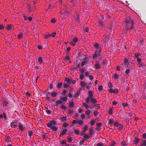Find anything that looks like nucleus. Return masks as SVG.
<instances>
[{"instance_id": "62", "label": "nucleus", "mask_w": 146, "mask_h": 146, "mask_svg": "<svg viewBox=\"0 0 146 146\" xmlns=\"http://www.w3.org/2000/svg\"><path fill=\"white\" fill-rule=\"evenodd\" d=\"M89 72H85V74L86 75V77H88L89 76Z\"/></svg>"}, {"instance_id": "64", "label": "nucleus", "mask_w": 146, "mask_h": 146, "mask_svg": "<svg viewBox=\"0 0 146 146\" xmlns=\"http://www.w3.org/2000/svg\"><path fill=\"white\" fill-rule=\"evenodd\" d=\"M104 144L103 143H99L97 144V146H103Z\"/></svg>"}, {"instance_id": "28", "label": "nucleus", "mask_w": 146, "mask_h": 146, "mask_svg": "<svg viewBox=\"0 0 146 146\" xmlns=\"http://www.w3.org/2000/svg\"><path fill=\"white\" fill-rule=\"evenodd\" d=\"M114 122L113 120L112 119H109L108 120V123L109 124H113Z\"/></svg>"}, {"instance_id": "39", "label": "nucleus", "mask_w": 146, "mask_h": 146, "mask_svg": "<svg viewBox=\"0 0 146 146\" xmlns=\"http://www.w3.org/2000/svg\"><path fill=\"white\" fill-rule=\"evenodd\" d=\"M94 107L97 109H99L100 108V106L99 104H95L94 106Z\"/></svg>"}, {"instance_id": "7", "label": "nucleus", "mask_w": 146, "mask_h": 146, "mask_svg": "<svg viewBox=\"0 0 146 146\" xmlns=\"http://www.w3.org/2000/svg\"><path fill=\"white\" fill-rule=\"evenodd\" d=\"M109 91L110 93H117L118 92V91L117 89H115V90H113L112 89H111L109 90Z\"/></svg>"}, {"instance_id": "50", "label": "nucleus", "mask_w": 146, "mask_h": 146, "mask_svg": "<svg viewBox=\"0 0 146 146\" xmlns=\"http://www.w3.org/2000/svg\"><path fill=\"white\" fill-rule=\"evenodd\" d=\"M98 89L99 91H101L103 90V86H98Z\"/></svg>"}, {"instance_id": "41", "label": "nucleus", "mask_w": 146, "mask_h": 146, "mask_svg": "<svg viewBox=\"0 0 146 146\" xmlns=\"http://www.w3.org/2000/svg\"><path fill=\"white\" fill-rule=\"evenodd\" d=\"M84 78V74H81L80 76V79L81 80H83Z\"/></svg>"}, {"instance_id": "42", "label": "nucleus", "mask_w": 146, "mask_h": 146, "mask_svg": "<svg viewBox=\"0 0 146 146\" xmlns=\"http://www.w3.org/2000/svg\"><path fill=\"white\" fill-rule=\"evenodd\" d=\"M90 112L91 111L90 110H88L87 111L85 112V114L87 115H89Z\"/></svg>"}, {"instance_id": "47", "label": "nucleus", "mask_w": 146, "mask_h": 146, "mask_svg": "<svg viewBox=\"0 0 146 146\" xmlns=\"http://www.w3.org/2000/svg\"><path fill=\"white\" fill-rule=\"evenodd\" d=\"M70 44L72 46H74L75 45V42L72 40L70 42Z\"/></svg>"}, {"instance_id": "57", "label": "nucleus", "mask_w": 146, "mask_h": 146, "mask_svg": "<svg viewBox=\"0 0 146 146\" xmlns=\"http://www.w3.org/2000/svg\"><path fill=\"white\" fill-rule=\"evenodd\" d=\"M142 144L144 146H146V140H143Z\"/></svg>"}, {"instance_id": "11", "label": "nucleus", "mask_w": 146, "mask_h": 146, "mask_svg": "<svg viewBox=\"0 0 146 146\" xmlns=\"http://www.w3.org/2000/svg\"><path fill=\"white\" fill-rule=\"evenodd\" d=\"M95 68L96 69H100V64L98 63H96L95 66Z\"/></svg>"}, {"instance_id": "23", "label": "nucleus", "mask_w": 146, "mask_h": 146, "mask_svg": "<svg viewBox=\"0 0 146 146\" xmlns=\"http://www.w3.org/2000/svg\"><path fill=\"white\" fill-rule=\"evenodd\" d=\"M79 64H78L77 66H76V68H74L73 67H71L70 68V69L72 70H76L79 67Z\"/></svg>"}, {"instance_id": "51", "label": "nucleus", "mask_w": 146, "mask_h": 146, "mask_svg": "<svg viewBox=\"0 0 146 146\" xmlns=\"http://www.w3.org/2000/svg\"><path fill=\"white\" fill-rule=\"evenodd\" d=\"M60 107L61 108L64 110H65L66 109V107L63 105H61L60 106Z\"/></svg>"}, {"instance_id": "6", "label": "nucleus", "mask_w": 146, "mask_h": 146, "mask_svg": "<svg viewBox=\"0 0 146 146\" xmlns=\"http://www.w3.org/2000/svg\"><path fill=\"white\" fill-rule=\"evenodd\" d=\"M18 124H19L18 126H19V129L21 131H23L24 129V128L23 127V125H22V124L21 123H18Z\"/></svg>"}, {"instance_id": "27", "label": "nucleus", "mask_w": 146, "mask_h": 146, "mask_svg": "<svg viewBox=\"0 0 146 146\" xmlns=\"http://www.w3.org/2000/svg\"><path fill=\"white\" fill-rule=\"evenodd\" d=\"M119 75L117 74H115L113 76V78L114 79H115L119 77Z\"/></svg>"}, {"instance_id": "1", "label": "nucleus", "mask_w": 146, "mask_h": 146, "mask_svg": "<svg viewBox=\"0 0 146 146\" xmlns=\"http://www.w3.org/2000/svg\"><path fill=\"white\" fill-rule=\"evenodd\" d=\"M125 22L126 23L127 29L128 30L131 29L133 28V22L132 19L130 18L127 19L125 21Z\"/></svg>"}, {"instance_id": "63", "label": "nucleus", "mask_w": 146, "mask_h": 146, "mask_svg": "<svg viewBox=\"0 0 146 146\" xmlns=\"http://www.w3.org/2000/svg\"><path fill=\"white\" fill-rule=\"evenodd\" d=\"M125 72L127 74H129V73H130V70L129 69H127L125 71Z\"/></svg>"}, {"instance_id": "53", "label": "nucleus", "mask_w": 146, "mask_h": 146, "mask_svg": "<svg viewBox=\"0 0 146 146\" xmlns=\"http://www.w3.org/2000/svg\"><path fill=\"white\" fill-rule=\"evenodd\" d=\"M56 33L55 32H54L52 33L51 35H50V36H52V37H55V35H56Z\"/></svg>"}, {"instance_id": "44", "label": "nucleus", "mask_w": 146, "mask_h": 146, "mask_svg": "<svg viewBox=\"0 0 146 146\" xmlns=\"http://www.w3.org/2000/svg\"><path fill=\"white\" fill-rule=\"evenodd\" d=\"M108 36H106L105 38H104L103 39V40L105 42H106L108 40Z\"/></svg>"}, {"instance_id": "60", "label": "nucleus", "mask_w": 146, "mask_h": 146, "mask_svg": "<svg viewBox=\"0 0 146 146\" xmlns=\"http://www.w3.org/2000/svg\"><path fill=\"white\" fill-rule=\"evenodd\" d=\"M94 114L95 116H96L98 114V113L97 111L96 110L94 112Z\"/></svg>"}, {"instance_id": "46", "label": "nucleus", "mask_w": 146, "mask_h": 146, "mask_svg": "<svg viewBox=\"0 0 146 146\" xmlns=\"http://www.w3.org/2000/svg\"><path fill=\"white\" fill-rule=\"evenodd\" d=\"M78 123L79 125H82L83 124V122L81 120H78Z\"/></svg>"}, {"instance_id": "56", "label": "nucleus", "mask_w": 146, "mask_h": 146, "mask_svg": "<svg viewBox=\"0 0 146 146\" xmlns=\"http://www.w3.org/2000/svg\"><path fill=\"white\" fill-rule=\"evenodd\" d=\"M33 132L32 131H29L28 132V135L29 136H32V134H33Z\"/></svg>"}, {"instance_id": "8", "label": "nucleus", "mask_w": 146, "mask_h": 146, "mask_svg": "<svg viewBox=\"0 0 146 146\" xmlns=\"http://www.w3.org/2000/svg\"><path fill=\"white\" fill-rule=\"evenodd\" d=\"M17 122H12L10 124L12 128H16L17 127V125L16 124H15V123H16Z\"/></svg>"}, {"instance_id": "20", "label": "nucleus", "mask_w": 146, "mask_h": 146, "mask_svg": "<svg viewBox=\"0 0 146 146\" xmlns=\"http://www.w3.org/2000/svg\"><path fill=\"white\" fill-rule=\"evenodd\" d=\"M67 140L68 142L69 143L71 142V141H72L73 140L72 138L70 136H68L67 137Z\"/></svg>"}, {"instance_id": "4", "label": "nucleus", "mask_w": 146, "mask_h": 146, "mask_svg": "<svg viewBox=\"0 0 146 146\" xmlns=\"http://www.w3.org/2000/svg\"><path fill=\"white\" fill-rule=\"evenodd\" d=\"M56 123L54 120L51 121L50 123L47 124V126L48 128H50L53 126V125H55L56 124Z\"/></svg>"}, {"instance_id": "3", "label": "nucleus", "mask_w": 146, "mask_h": 146, "mask_svg": "<svg viewBox=\"0 0 146 146\" xmlns=\"http://www.w3.org/2000/svg\"><path fill=\"white\" fill-rule=\"evenodd\" d=\"M140 56V55L139 54L135 53V60H136L138 63L140 62L141 61V58L139 57Z\"/></svg>"}, {"instance_id": "40", "label": "nucleus", "mask_w": 146, "mask_h": 146, "mask_svg": "<svg viewBox=\"0 0 146 146\" xmlns=\"http://www.w3.org/2000/svg\"><path fill=\"white\" fill-rule=\"evenodd\" d=\"M97 52H96L93 55V58L94 59H96L98 56L97 55Z\"/></svg>"}, {"instance_id": "61", "label": "nucleus", "mask_w": 146, "mask_h": 146, "mask_svg": "<svg viewBox=\"0 0 146 146\" xmlns=\"http://www.w3.org/2000/svg\"><path fill=\"white\" fill-rule=\"evenodd\" d=\"M74 133L77 135H78L79 133V131L78 130H75L74 131Z\"/></svg>"}, {"instance_id": "54", "label": "nucleus", "mask_w": 146, "mask_h": 146, "mask_svg": "<svg viewBox=\"0 0 146 146\" xmlns=\"http://www.w3.org/2000/svg\"><path fill=\"white\" fill-rule=\"evenodd\" d=\"M84 137L85 139H87L89 137L88 135L85 134L84 135Z\"/></svg>"}, {"instance_id": "17", "label": "nucleus", "mask_w": 146, "mask_h": 146, "mask_svg": "<svg viewBox=\"0 0 146 146\" xmlns=\"http://www.w3.org/2000/svg\"><path fill=\"white\" fill-rule=\"evenodd\" d=\"M90 102H92V103L94 104L96 103L97 102L96 100L95 99H93V98H90Z\"/></svg>"}, {"instance_id": "48", "label": "nucleus", "mask_w": 146, "mask_h": 146, "mask_svg": "<svg viewBox=\"0 0 146 146\" xmlns=\"http://www.w3.org/2000/svg\"><path fill=\"white\" fill-rule=\"evenodd\" d=\"M60 99L61 100H62V101H65L67 100V97H63L62 98H61Z\"/></svg>"}, {"instance_id": "35", "label": "nucleus", "mask_w": 146, "mask_h": 146, "mask_svg": "<svg viewBox=\"0 0 146 146\" xmlns=\"http://www.w3.org/2000/svg\"><path fill=\"white\" fill-rule=\"evenodd\" d=\"M96 52H97V55L98 56H99L101 54V50H97Z\"/></svg>"}, {"instance_id": "30", "label": "nucleus", "mask_w": 146, "mask_h": 146, "mask_svg": "<svg viewBox=\"0 0 146 146\" xmlns=\"http://www.w3.org/2000/svg\"><path fill=\"white\" fill-rule=\"evenodd\" d=\"M118 128V129L119 131L121 130L123 128V126L121 124H119L118 126L117 127Z\"/></svg>"}, {"instance_id": "19", "label": "nucleus", "mask_w": 146, "mask_h": 146, "mask_svg": "<svg viewBox=\"0 0 146 146\" xmlns=\"http://www.w3.org/2000/svg\"><path fill=\"white\" fill-rule=\"evenodd\" d=\"M2 101L3 102V105L4 106H6L8 104V102L7 100L3 99L2 100Z\"/></svg>"}, {"instance_id": "10", "label": "nucleus", "mask_w": 146, "mask_h": 146, "mask_svg": "<svg viewBox=\"0 0 146 146\" xmlns=\"http://www.w3.org/2000/svg\"><path fill=\"white\" fill-rule=\"evenodd\" d=\"M83 105L84 107L86 109H87L89 108H93V107H90L88 106L87 104L86 103H83Z\"/></svg>"}, {"instance_id": "38", "label": "nucleus", "mask_w": 146, "mask_h": 146, "mask_svg": "<svg viewBox=\"0 0 146 146\" xmlns=\"http://www.w3.org/2000/svg\"><path fill=\"white\" fill-rule=\"evenodd\" d=\"M6 141H7L10 142L11 141V140L10 137L9 136H7L6 137Z\"/></svg>"}, {"instance_id": "26", "label": "nucleus", "mask_w": 146, "mask_h": 146, "mask_svg": "<svg viewBox=\"0 0 146 146\" xmlns=\"http://www.w3.org/2000/svg\"><path fill=\"white\" fill-rule=\"evenodd\" d=\"M12 25L11 24L8 25L7 27V29L8 30L10 31L12 29Z\"/></svg>"}, {"instance_id": "25", "label": "nucleus", "mask_w": 146, "mask_h": 146, "mask_svg": "<svg viewBox=\"0 0 146 146\" xmlns=\"http://www.w3.org/2000/svg\"><path fill=\"white\" fill-rule=\"evenodd\" d=\"M113 108H110L109 110L108 111V113L110 115H112V111Z\"/></svg>"}, {"instance_id": "15", "label": "nucleus", "mask_w": 146, "mask_h": 146, "mask_svg": "<svg viewBox=\"0 0 146 146\" xmlns=\"http://www.w3.org/2000/svg\"><path fill=\"white\" fill-rule=\"evenodd\" d=\"M49 128L55 131L58 130V128L56 126H52V127Z\"/></svg>"}, {"instance_id": "16", "label": "nucleus", "mask_w": 146, "mask_h": 146, "mask_svg": "<svg viewBox=\"0 0 146 146\" xmlns=\"http://www.w3.org/2000/svg\"><path fill=\"white\" fill-rule=\"evenodd\" d=\"M65 7V9H64V11H60V13L61 14H62L63 13H66L67 14H68L69 13V12L67 10H66V7Z\"/></svg>"}, {"instance_id": "21", "label": "nucleus", "mask_w": 146, "mask_h": 146, "mask_svg": "<svg viewBox=\"0 0 146 146\" xmlns=\"http://www.w3.org/2000/svg\"><path fill=\"white\" fill-rule=\"evenodd\" d=\"M87 84L85 83L84 82H80V85L81 87L83 88V87L86 86Z\"/></svg>"}, {"instance_id": "55", "label": "nucleus", "mask_w": 146, "mask_h": 146, "mask_svg": "<svg viewBox=\"0 0 146 146\" xmlns=\"http://www.w3.org/2000/svg\"><path fill=\"white\" fill-rule=\"evenodd\" d=\"M68 123L66 122L64 123V124H63V126L65 127H66L68 126Z\"/></svg>"}, {"instance_id": "49", "label": "nucleus", "mask_w": 146, "mask_h": 146, "mask_svg": "<svg viewBox=\"0 0 146 146\" xmlns=\"http://www.w3.org/2000/svg\"><path fill=\"white\" fill-rule=\"evenodd\" d=\"M22 36V34L21 33H20L18 35V39H20Z\"/></svg>"}, {"instance_id": "2", "label": "nucleus", "mask_w": 146, "mask_h": 146, "mask_svg": "<svg viewBox=\"0 0 146 146\" xmlns=\"http://www.w3.org/2000/svg\"><path fill=\"white\" fill-rule=\"evenodd\" d=\"M88 97L86 99V102L88 103L90 102V100L91 98H93V93L92 91L88 92Z\"/></svg>"}, {"instance_id": "33", "label": "nucleus", "mask_w": 146, "mask_h": 146, "mask_svg": "<svg viewBox=\"0 0 146 146\" xmlns=\"http://www.w3.org/2000/svg\"><path fill=\"white\" fill-rule=\"evenodd\" d=\"M119 124L117 121L114 122L113 123V125L116 127H117Z\"/></svg>"}, {"instance_id": "9", "label": "nucleus", "mask_w": 146, "mask_h": 146, "mask_svg": "<svg viewBox=\"0 0 146 146\" xmlns=\"http://www.w3.org/2000/svg\"><path fill=\"white\" fill-rule=\"evenodd\" d=\"M94 46L97 48V50H100L101 46L98 43L94 44Z\"/></svg>"}, {"instance_id": "34", "label": "nucleus", "mask_w": 146, "mask_h": 146, "mask_svg": "<svg viewBox=\"0 0 146 146\" xmlns=\"http://www.w3.org/2000/svg\"><path fill=\"white\" fill-rule=\"evenodd\" d=\"M65 81L67 82L70 83L71 82V80L68 78H66Z\"/></svg>"}, {"instance_id": "5", "label": "nucleus", "mask_w": 146, "mask_h": 146, "mask_svg": "<svg viewBox=\"0 0 146 146\" xmlns=\"http://www.w3.org/2000/svg\"><path fill=\"white\" fill-rule=\"evenodd\" d=\"M67 129H65L63 130V131L60 133V137H61L64 135L65 134L67 131Z\"/></svg>"}, {"instance_id": "18", "label": "nucleus", "mask_w": 146, "mask_h": 146, "mask_svg": "<svg viewBox=\"0 0 146 146\" xmlns=\"http://www.w3.org/2000/svg\"><path fill=\"white\" fill-rule=\"evenodd\" d=\"M87 61L86 59L82 61L81 64V66H83L85 65V64L87 63Z\"/></svg>"}, {"instance_id": "45", "label": "nucleus", "mask_w": 146, "mask_h": 146, "mask_svg": "<svg viewBox=\"0 0 146 146\" xmlns=\"http://www.w3.org/2000/svg\"><path fill=\"white\" fill-rule=\"evenodd\" d=\"M88 126L87 125H85L84 128V130H83V133H84V132L86 131L88 129Z\"/></svg>"}, {"instance_id": "58", "label": "nucleus", "mask_w": 146, "mask_h": 146, "mask_svg": "<svg viewBox=\"0 0 146 146\" xmlns=\"http://www.w3.org/2000/svg\"><path fill=\"white\" fill-rule=\"evenodd\" d=\"M73 41H74L75 43L78 41V39L76 37H74L73 40Z\"/></svg>"}, {"instance_id": "43", "label": "nucleus", "mask_w": 146, "mask_h": 146, "mask_svg": "<svg viewBox=\"0 0 146 146\" xmlns=\"http://www.w3.org/2000/svg\"><path fill=\"white\" fill-rule=\"evenodd\" d=\"M99 23L100 26H103L104 25V23L102 22L101 21H99Z\"/></svg>"}, {"instance_id": "36", "label": "nucleus", "mask_w": 146, "mask_h": 146, "mask_svg": "<svg viewBox=\"0 0 146 146\" xmlns=\"http://www.w3.org/2000/svg\"><path fill=\"white\" fill-rule=\"evenodd\" d=\"M69 107H73L74 106V103L73 102H70Z\"/></svg>"}, {"instance_id": "22", "label": "nucleus", "mask_w": 146, "mask_h": 146, "mask_svg": "<svg viewBox=\"0 0 146 146\" xmlns=\"http://www.w3.org/2000/svg\"><path fill=\"white\" fill-rule=\"evenodd\" d=\"M139 141V139L137 137H136L135 138V139L134 140V143L135 144H137Z\"/></svg>"}, {"instance_id": "37", "label": "nucleus", "mask_w": 146, "mask_h": 146, "mask_svg": "<svg viewBox=\"0 0 146 146\" xmlns=\"http://www.w3.org/2000/svg\"><path fill=\"white\" fill-rule=\"evenodd\" d=\"M62 85V82L58 83L57 85V87L58 88H59L61 87Z\"/></svg>"}, {"instance_id": "13", "label": "nucleus", "mask_w": 146, "mask_h": 146, "mask_svg": "<svg viewBox=\"0 0 146 146\" xmlns=\"http://www.w3.org/2000/svg\"><path fill=\"white\" fill-rule=\"evenodd\" d=\"M62 100L60 99V100H58L56 101V106H58L59 104H62Z\"/></svg>"}, {"instance_id": "14", "label": "nucleus", "mask_w": 146, "mask_h": 146, "mask_svg": "<svg viewBox=\"0 0 146 146\" xmlns=\"http://www.w3.org/2000/svg\"><path fill=\"white\" fill-rule=\"evenodd\" d=\"M57 95V93L56 92L52 91L51 92V95L53 97H55Z\"/></svg>"}, {"instance_id": "24", "label": "nucleus", "mask_w": 146, "mask_h": 146, "mask_svg": "<svg viewBox=\"0 0 146 146\" xmlns=\"http://www.w3.org/2000/svg\"><path fill=\"white\" fill-rule=\"evenodd\" d=\"M50 36V34H46V35H44V38L46 39L48 38Z\"/></svg>"}, {"instance_id": "59", "label": "nucleus", "mask_w": 146, "mask_h": 146, "mask_svg": "<svg viewBox=\"0 0 146 146\" xmlns=\"http://www.w3.org/2000/svg\"><path fill=\"white\" fill-rule=\"evenodd\" d=\"M85 70L83 69V68H82L81 70V71H80V72H81V74H84V72H85Z\"/></svg>"}, {"instance_id": "32", "label": "nucleus", "mask_w": 146, "mask_h": 146, "mask_svg": "<svg viewBox=\"0 0 146 146\" xmlns=\"http://www.w3.org/2000/svg\"><path fill=\"white\" fill-rule=\"evenodd\" d=\"M77 122H78V120H73L72 121V124H71V126H73L74 125V124H76Z\"/></svg>"}, {"instance_id": "52", "label": "nucleus", "mask_w": 146, "mask_h": 146, "mask_svg": "<svg viewBox=\"0 0 146 146\" xmlns=\"http://www.w3.org/2000/svg\"><path fill=\"white\" fill-rule=\"evenodd\" d=\"M95 121L93 120H91L90 122V123L91 125H94L95 124Z\"/></svg>"}, {"instance_id": "31", "label": "nucleus", "mask_w": 146, "mask_h": 146, "mask_svg": "<svg viewBox=\"0 0 146 146\" xmlns=\"http://www.w3.org/2000/svg\"><path fill=\"white\" fill-rule=\"evenodd\" d=\"M38 62L39 63L41 64L43 60L42 59V58L41 57H40L38 58Z\"/></svg>"}, {"instance_id": "12", "label": "nucleus", "mask_w": 146, "mask_h": 146, "mask_svg": "<svg viewBox=\"0 0 146 146\" xmlns=\"http://www.w3.org/2000/svg\"><path fill=\"white\" fill-rule=\"evenodd\" d=\"M60 119L61 121H64L67 119V117L65 115V116H64L63 117H61L60 118Z\"/></svg>"}, {"instance_id": "29", "label": "nucleus", "mask_w": 146, "mask_h": 146, "mask_svg": "<svg viewBox=\"0 0 146 146\" xmlns=\"http://www.w3.org/2000/svg\"><path fill=\"white\" fill-rule=\"evenodd\" d=\"M93 127H91L90 128V134L91 135H92L93 131Z\"/></svg>"}]
</instances>
